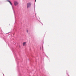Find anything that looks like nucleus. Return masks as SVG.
<instances>
[{"label": "nucleus", "mask_w": 76, "mask_h": 76, "mask_svg": "<svg viewBox=\"0 0 76 76\" xmlns=\"http://www.w3.org/2000/svg\"><path fill=\"white\" fill-rule=\"evenodd\" d=\"M26 4L27 9H29V8H30L31 7L32 4L31 2H28Z\"/></svg>", "instance_id": "1"}, {"label": "nucleus", "mask_w": 76, "mask_h": 76, "mask_svg": "<svg viewBox=\"0 0 76 76\" xmlns=\"http://www.w3.org/2000/svg\"><path fill=\"white\" fill-rule=\"evenodd\" d=\"M14 4L15 6H18L19 4V3L18 1H15L14 2Z\"/></svg>", "instance_id": "2"}, {"label": "nucleus", "mask_w": 76, "mask_h": 76, "mask_svg": "<svg viewBox=\"0 0 76 76\" xmlns=\"http://www.w3.org/2000/svg\"><path fill=\"white\" fill-rule=\"evenodd\" d=\"M7 1H8V2H9V3L10 4V5L12 6V10L13 11H14V8H13V6H12V3L11 2H10V1L9 0H7Z\"/></svg>", "instance_id": "3"}, {"label": "nucleus", "mask_w": 76, "mask_h": 76, "mask_svg": "<svg viewBox=\"0 0 76 76\" xmlns=\"http://www.w3.org/2000/svg\"><path fill=\"white\" fill-rule=\"evenodd\" d=\"M26 42H24L23 43V46H25V45H26Z\"/></svg>", "instance_id": "4"}, {"label": "nucleus", "mask_w": 76, "mask_h": 76, "mask_svg": "<svg viewBox=\"0 0 76 76\" xmlns=\"http://www.w3.org/2000/svg\"><path fill=\"white\" fill-rule=\"evenodd\" d=\"M26 32H28V30H26Z\"/></svg>", "instance_id": "5"}, {"label": "nucleus", "mask_w": 76, "mask_h": 76, "mask_svg": "<svg viewBox=\"0 0 76 76\" xmlns=\"http://www.w3.org/2000/svg\"><path fill=\"white\" fill-rule=\"evenodd\" d=\"M36 1V0H35V2Z\"/></svg>", "instance_id": "6"}]
</instances>
